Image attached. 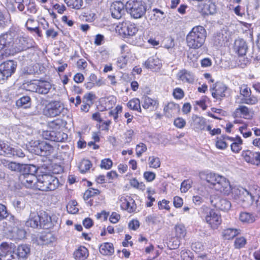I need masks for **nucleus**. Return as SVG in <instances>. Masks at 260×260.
<instances>
[{
  "label": "nucleus",
  "instance_id": "1",
  "mask_svg": "<svg viewBox=\"0 0 260 260\" xmlns=\"http://www.w3.org/2000/svg\"><path fill=\"white\" fill-rule=\"evenodd\" d=\"M236 200L239 203H242L243 206H248L255 201L256 209L260 213V187L257 185H253L249 187V190L243 188L235 189L234 190Z\"/></svg>",
  "mask_w": 260,
  "mask_h": 260
},
{
  "label": "nucleus",
  "instance_id": "2",
  "mask_svg": "<svg viewBox=\"0 0 260 260\" xmlns=\"http://www.w3.org/2000/svg\"><path fill=\"white\" fill-rule=\"evenodd\" d=\"M206 38V29L200 25L195 26L186 37V45L190 49H199L204 45Z\"/></svg>",
  "mask_w": 260,
  "mask_h": 260
},
{
  "label": "nucleus",
  "instance_id": "3",
  "mask_svg": "<svg viewBox=\"0 0 260 260\" xmlns=\"http://www.w3.org/2000/svg\"><path fill=\"white\" fill-rule=\"evenodd\" d=\"M206 180L211 183L217 191L225 195H229L232 191V187L229 181L224 177L214 174H207Z\"/></svg>",
  "mask_w": 260,
  "mask_h": 260
},
{
  "label": "nucleus",
  "instance_id": "4",
  "mask_svg": "<svg viewBox=\"0 0 260 260\" xmlns=\"http://www.w3.org/2000/svg\"><path fill=\"white\" fill-rule=\"evenodd\" d=\"M51 218L45 212L38 213L30 212L27 220L25 222L26 226L34 229L43 228L48 229L52 226Z\"/></svg>",
  "mask_w": 260,
  "mask_h": 260
},
{
  "label": "nucleus",
  "instance_id": "5",
  "mask_svg": "<svg viewBox=\"0 0 260 260\" xmlns=\"http://www.w3.org/2000/svg\"><path fill=\"white\" fill-rule=\"evenodd\" d=\"M58 179L50 174H45L39 176L37 183V189L42 191L55 190L59 186Z\"/></svg>",
  "mask_w": 260,
  "mask_h": 260
},
{
  "label": "nucleus",
  "instance_id": "6",
  "mask_svg": "<svg viewBox=\"0 0 260 260\" xmlns=\"http://www.w3.org/2000/svg\"><path fill=\"white\" fill-rule=\"evenodd\" d=\"M125 10L131 17L139 19L145 14L147 6L141 1L129 0L125 4Z\"/></svg>",
  "mask_w": 260,
  "mask_h": 260
},
{
  "label": "nucleus",
  "instance_id": "7",
  "mask_svg": "<svg viewBox=\"0 0 260 260\" xmlns=\"http://www.w3.org/2000/svg\"><path fill=\"white\" fill-rule=\"evenodd\" d=\"M17 62L10 60L0 64V83L3 84L8 78L11 77L16 71Z\"/></svg>",
  "mask_w": 260,
  "mask_h": 260
},
{
  "label": "nucleus",
  "instance_id": "8",
  "mask_svg": "<svg viewBox=\"0 0 260 260\" xmlns=\"http://www.w3.org/2000/svg\"><path fill=\"white\" fill-rule=\"evenodd\" d=\"M204 220L213 230L217 229L222 222L221 215L213 209H210L206 212Z\"/></svg>",
  "mask_w": 260,
  "mask_h": 260
},
{
  "label": "nucleus",
  "instance_id": "9",
  "mask_svg": "<svg viewBox=\"0 0 260 260\" xmlns=\"http://www.w3.org/2000/svg\"><path fill=\"white\" fill-rule=\"evenodd\" d=\"M46 115L54 117L61 114H64L67 111L62 103L59 101H51L46 106Z\"/></svg>",
  "mask_w": 260,
  "mask_h": 260
},
{
  "label": "nucleus",
  "instance_id": "10",
  "mask_svg": "<svg viewBox=\"0 0 260 260\" xmlns=\"http://www.w3.org/2000/svg\"><path fill=\"white\" fill-rule=\"evenodd\" d=\"M9 220L8 226L11 228V229L9 230V232L11 233L12 238L15 240H22L25 238L26 232L24 229L18 228L15 226L14 217L10 215Z\"/></svg>",
  "mask_w": 260,
  "mask_h": 260
},
{
  "label": "nucleus",
  "instance_id": "11",
  "mask_svg": "<svg viewBox=\"0 0 260 260\" xmlns=\"http://www.w3.org/2000/svg\"><path fill=\"white\" fill-rule=\"evenodd\" d=\"M119 202L122 210L127 211L129 213L135 211L136 205L135 201L128 196H121L119 197Z\"/></svg>",
  "mask_w": 260,
  "mask_h": 260
},
{
  "label": "nucleus",
  "instance_id": "12",
  "mask_svg": "<svg viewBox=\"0 0 260 260\" xmlns=\"http://www.w3.org/2000/svg\"><path fill=\"white\" fill-rule=\"evenodd\" d=\"M242 156L248 163L258 166L260 165V152H254L249 150L243 151Z\"/></svg>",
  "mask_w": 260,
  "mask_h": 260
},
{
  "label": "nucleus",
  "instance_id": "13",
  "mask_svg": "<svg viewBox=\"0 0 260 260\" xmlns=\"http://www.w3.org/2000/svg\"><path fill=\"white\" fill-rule=\"evenodd\" d=\"M125 4L121 1L114 2L110 7V11L113 18L119 19L125 13Z\"/></svg>",
  "mask_w": 260,
  "mask_h": 260
},
{
  "label": "nucleus",
  "instance_id": "14",
  "mask_svg": "<svg viewBox=\"0 0 260 260\" xmlns=\"http://www.w3.org/2000/svg\"><path fill=\"white\" fill-rule=\"evenodd\" d=\"M228 89L227 86L223 83L217 82L210 86V90L212 96L216 99H221L225 96V92Z\"/></svg>",
  "mask_w": 260,
  "mask_h": 260
},
{
  "label": "nucleus",
  "instance_id": "15",
  "mask_svg": "<svg viewBox=\"0 0 260 260\" xmlns=\"http://www.w3.org/2000/svg\"><path fill=\"white\" fill-rule=\"evenodd\" d=\"M119 32V34L123 36H133L135 35L138 31L135 24L130 22H123L120 24Z\"/></svg>",
  "mask_w": 260,
  "mask_h": 260
},
{
  "label": "nucleus",
  "instance_id": "16",
  "mask_svg": "<svg viewBox=\"0 0 260 260\" xmlns=\"http://www.w3.org/2000/svg\"><path fill=\"white\" fill-rule=\"evenodd\" d=\"M38 177L35 175L21 174L19 176V180L21 183L26 188L37 189V183Z\"/></svg>",
  "mask_w": 260,
  "mask_h": 260
},
{
  "label": "nucleus",
  "instance_id": "17",
  "mask_svg": "<svg viewBox=\"0 0 260 260\" xmlns=\"http://www.w3.org/2000/svg\"><path fill=\"white\" fill-rule=\"evenodd\" d=\"M29 41H31V40L26 37H16L13 48L16 52H21L26 50L32 46L31 44H29Z\"/></svg>",
  "mask_w": 260,
  "mask_h": 260
},
{
  "label": "nucleus",
  "instance_id": "18",
  "mask_svg": "<svg viewBox=\"0 0 260 260\" xmlns=\"http://www.w3.org/2000/svg\"><path fill=\"white\" fill-rule=\"evenodd\" d=\"M16 36L15 31L7 32L1 36L0 43L5 47L13 48Z\"/></svg>",
  "mask_w": 260,
  "mask_h": 260
},
{
  "label": "nucleus",
  "instance_id": "19",
  "mask_svg": "<svg viewBox=\"0 0 260 260\" xmlns=\"http://www.w3.org/2000/svg\"><path fill=\"white\" fill-rule=\"evenodd\" d=\"M146 68L157 70L161 67V60L156 56L149 57L144 63Z\"/></svg>",
  "mask_w": 260,
  "mask_h": 260
},
{
  "label": "nucleus",
  "instance_id": "20",
  "mask_svg": "<svg viewBox=\"0 0 260 260\" xmlns=\"http://www.w3.org/2000/svg\"><path fill=\"white\" fill-rule=\"evenodd\" d=\"M180 108L178 104L174 102H170L165 106L164 112L167 117H171L177 114Z\"/></svg>",
  "mask_w": 260,
  "mask_h": 260
},
{
  "label": "nucleus",
  "instance_id": "21",
  "mask_svg": "<svg viewBox=\"0 0 260 260\" xmlns=\"http://www.w3.org/2000/svg\"><path fill=\"white\" fill-rule=\"evenodd\" d=\"M14 252L18 259H24L27 258L30 254V248L27 245H21Z\"/></svg>",
  "mask_w": 260,
  "mask_h": 260
},
{
  "label": "nucleus",
  "instance_id": "22",
  "mask_svg": "<svg viewBox=\"0 0 260 260\" xmlns=\"http://www.w3.org/2000/svg\"><path fill=\"white\" fill-rule=\"evenodd\" d=\"M192 125L194 128L197 131L205 130L206 126V119L197 115H193L192 116Z\"/></svg>",
  "mask_w": 260,
  "mask_h": 260
},
{
  "label": "nucleus",
  "instance_id": "23",
  "mask_svg": "<svg viewBox=\"0 0 260 260\" xmlns=\"http://www.w3.org/2000/svg\"><path fill=\"white\" fill-rule=\"evenodd\" d=\"M235 49L239 55L246 54L248 47L246 42L242 39H238L235 42Z\"/></svg>",
  "mask_w": 260,
  "mask_h": 260
},
{
  "label": "nucleus",
  "instance_id": "24",
  "mask_svg": "<svg viewBox=\"0 0 260 260\" xmlns=\"http://www.w3.org/2000/svg\"><path fill=\"white\" fill-rule=\"evenodd\" d=\"M142 107L145 109H150L153 110L156 109L158 106V102L155 99H153L148 96H145L143 98Z\"/></svg>",
  "mask_w": 260,
  "mask_h": 260
},
{
  "label": "nucleus",
  "instance_id": "25",
  "mask_svg": "<svg viewBox=\"0 0 260 260\" xmlns=\"http://www.w3.org/2000/svg\"><path fill=\"white\" fill-rule=\"evenodd\" d=\"M211 203L217 208L220 210L228 211L231 208V202L226 199H218L217 201L213 203V201H211Z\"/></svg>",
  "mask_w": 260,
  "mask_h": 260
},
{
  "label": "nucleus",
  "instance_id": "26",
  "mask_svg": "<svg viewBox=\"0 0 260 260\" xmlns=\"http://www.w3.org/2000/svg\"><path fill=\"white\" fill-rule=\"evenodd\" d=\"M88 256V249L84 246H80L74 252V256L76 260H85Z\"/></svg>",
  "mask_w": 260,
  "mask_h": 260
},
{
  "label": "nucleus",
  "instance_id": "27",
  "mask_svg": "<svg viewBox=\"0 0 260 260\" xmlns=\"http://www.w3.org/2000/svg\"><path fill=\"white\" fill-rule=\"evenodd\" d=\"M250 110L245 106H239L236 109L234 115L235 117H242L244 118H248L250 116Z\"/></svg>",
  "mask_w": 260,
  "mask_h": 260
},
{
  "label": "nucleus",
  "instance_id": "28",
  "mask_svg": "<svg viewBox=\"0 0 260 260\" xmlns=\"http://www.w3.org/2000/svg\"><path fill=\"white\" fill-rule=\"evenodd\" d=\"M240 230L235 228H228L223 230L222 236L224 239L231 240L240 234Z\"/></svg>",
  "mask_w": 260,
  "mask_h": 260
},
{
  "label": "nucleus",
  "instance_id": "29",
  "mask_svg": "<svg viewBox=\"0 0 260 260\" xmlns=\"http://www.w3.org/2000/svg\"><path fill=\"white\" fill-rule=\"evenodd\" d=\"M51 88L52 85L49 82L46 81H38V93L46 94L49 92Z\"/></svg>",
  "mask_w": 260,
  "mask_h": 260
},
{
  "label": "nucleus",
  "instance_id": "30",
  "mask_svg": "<svg viewBox=\"0 0 260 260\" xmlns=\"http://www.w3.org/2000/svg\"><path fill=\"white\" fill-rule=\"evenodd\" d=\"M177 76L183 82L192 83L194 80L193 75L190 72L185 70L180 71L178 73Z\"/></svg>",
  "mask_w": 260,
  "mask_h": 260
},
{
  "label": "nucleus",
  "instance_id": "31",
  "mask_svg": "<svg viewBox=\"0 0 260 260\" xmlns=\"http://www.w3.org/2000/svg\"><path fill=\"white\" fill-rule=\"evenodd\" d=\"M100 251L103 255H111L114 251L113 244L110 243H105L101 244L100 247Z\"/></svg>",
  "mask_w": 260,
  "mask_h": 260
},
{
  "label": "nucleus",
  "instance_id": "32",
  "mask_svg": "<svg viewBox=\"0 0 260 260\" xmlns=\"http://www.w3.org/2000/svg\"><path fill=\"white\" fill-rule=\"evenodd\" d=\"M164 12L158 9H153L152 13L150 14V20L153 22L156 23L160 21L162 19L165 18Z\"/></svg>",
  "mask_w": 260,
  "mask_h": 260
},
{
  "label": "nucleus",
  "instance_id": "33",
  "mask_svg": "<svg viewBox=\"0 0 260 260\" xmlns=\"http://www.w3.org/2000/svg\"><path fill=\"white\" fill-rule=\"evenodd\" d=\"M27 29L30 32H35L39 36H41V31L34 19H28L25 23Z\"/></svg>",
  "mask_w": 260,
  "mask_h": 260
},
{
  "label": "nucleus",
  "instance_id": "34",
  "mask_svg": "<svg viewBox=\"0 0 260 260\" xmlns=\"http://www.w3.org/2000/svg\"><path fill=\"white\" fill-rule=\"evenodd\" d=\"M16 105L18 107L24 109L29 108L31 105L30 98L28 96H23L16 101Z\"/></svg>",
  "mask_w": 260,
  "mask_h": 260
},
{
  "label": "nucleus",
  "instance_id": "35",
  "mask_svg": "<svg viewBox=\"0 0 260 260\" xmlns=\"http://www.w3.org/2000/svg\"><path fill=\"white\" fill-rule=\"evenodd\" d=\"M40 143L41 142L39 141H31L30 142V147L29 148L30 152L36 155H42V153Z\"/></svg>",
  "mask_w": 260,
  "mask_h": 260
},
{
  "label": "nucleus",
  "instance_id": "36",
  "mask_svg": "<svg viewBox=\"0 0 260 260\" xmlns=\"http://www.w3.org/2000/svg\"><path fill=\"white\" fill-rule=\"evenodd\" d=\"M40 146L42 151L41 155H48L52 153L53 151V147L45 141H41Z\"/></svg>",
  "mask_w": 260,
  "mask_h": 260
},
{
  "label": "nucleus",
  "instance_id": "37",
  "mask_svg": "<svg viewBox=\"0 0 260 260\" xmlns=\"http://www.w3.org/2000/svg\"><path fill=\"white\" fill-rule=\"evenodd\" d=\"M175 235L178 239H183L186 234V230L184 225L179 224L175 226Z\"/></svg>",
  "mask_w": 260,
  "mask_h": 260
},
{
  "label": "nucleus",
  "instance_id": "38",
  "mask_svg": "<svg viewBox=\"0 0 260 260\" xmlns=\"http://www.w3.org/2000/svg\"><path fill=\"white\" fill-rule=\"evenodd\" d=\"M4 166L12 171L20 172L22 169L23 165L13 161H6Z\"/></svg>",
  "mask_w": 260,
  "mask_h": 260
},
{
  "label": "nucleus",
  "instance_id": "39",
  "mask_svg": "<svg viewBox=\"0 0 260 260\" xmlns=\"http://www.w3.org/2000/svg\"><path fill=\"white\" fill-rule=\"evenodd\" d=\"M239 219L243 222L252 223L255 220L253 214L248 212H242L239 215Z\"/></svg>",
  "mask_w": 260,
  "mask_h": 260
},
{
  "label": "nucleus",
  "instance_id": "40",
  "mask_svg": "<svg viewBox=\"0 0 260 260\" xmlns=\"http://www.w3.org/2000/svg\"><path fill=\"white\" fill-rule=\"evenodd\" d=\"M160 160L159 158L155 156H150L148 157L149 167L152 169H157L160 166Z\"/></svg>",
  "mask_w": 260,
  "mask_h": 260
},
{
  "label": "nucleus",
  "instance_id": "41",
  "mask_svg": "<svg viewBox=\"0 0 260 260\" xmlns=\"http://www.w3.org/2000/svg\"><path fill=\"white\" fill-rule=\"evenodd\" d=\"M127 106L133 110L141 112L140 102L138 99L135 98L130 100L127 104Z\"/></svg>",
  "mask_w": 260,
  "mask_h": 260
},
{
  "label": "nucleus",
  "instance_id": "42",
  "mask_svg": "<svg viewBox=\"0 0 260 260\" xmlns=\"http://www.w3.org/2000/svg\"><path fill=\"white\" fill-rule=\"evenodd\" d=\"M242 140L240 137H237L235 141L231 144V150L235 153H238L242 149Z\"/></svg>",
  "mask_w": 260,
  "mask_h": 260
},
{
  "label": "nucleus",
  "instance_id": "43",
  "mask_svg": "<svg viewBox=\"0 0 260 260\" xmlns=\"http://www.w3.org/2000/svg\"><path fill=\"white\" fill-rule=\"evenodd\" d=\"M68 7L75 9H80L82 6V0H64Z\"/></svg>",
  "mask_w": 260,
  "mask_h": 260
},
{
  "label": "nucleus",
  "instance_id": "44",
  "mask_svg": "<svg viewBox=\"0 0 260 260\" xmlns=\"http://www.w3.org/2000/svg\"><path fill=\"white\" fill-rule=\"evenodd\" d=\"M100 190L93 188H89L84 193L83 198L84 200H88L90 198L99 194Z\"/></svg>",
  "mask_w": 260,
  "mask_h": 260
},
{
  "label": "nucleus",
  "instance_id": "45",
  "mask_svg": "<svg viewBox=\"0 0 260 260\" xmlns=\"http://www.w3.org/2000/svg\"><path fill=\"white\" fill-rule=\"evenodd\" d=\"M91 166L92 164L89 160L84 159L81 162L79 169L82 173H85L90 169Z\"/></svg>",
  "mask_w": 260,
  "mask_h": 260
},
{
  "label": "nucleus",
  "instance_id": "46",
  "mask_svg": "<svg viewBox=\"0 0 260 260\" xmlns=\"http://www.w3.org/2000/svg\"><path fill=\"white\" fill-rule=\"evenodd\" d=\"M10 146L0 140V155L7 156L11 153Z\"/></svg>",
  "mask_w": 260,
  "mask_h": 260
},
{
  "label": "nucleus",
  "instance_id": "47",
  "mask_svg": "<svg viewBox=\"0 0 260 260\" xmlns=\"http://www.w3.org/2000/svg\"><path fill=\"white\" fill-rule=\"evenodd\" d=\"M10 149L11 153L9 155H7V156H17L19 157H24L25 156V154L22 150L19 148H14L10 146Z\"/></svg>",
  "mask_w": 260,
  "mask_h": 260
},
{
  "label": "nucleus",
  "instance_id": "48",
  "mask_svg": "<svg viewBox=\"0 0 260 260\" xmlns=\"http://www.w3.org/2000/svg\"><path fill=\"white\" fill-rule=\"evenodd\" d=\"M22 169H24L25 172L23 174L35 175L37 171L36 167L32 165H23Z\"/></svg>",
  "mask_w": 260,
  "mask_h": 260
},
{
  "label": "nucleus",
  "instance_id": "49",
  "mask_svg": "<svg viewBox=\"0 0 260 260\" xmlns=\"http://www.w3.org/2000/svg\"><path fill=\"white\" fill-rule=\"evenodd\" d=\"M127 63V56L125 55H121L118 57L116 63L117 66L120 69L124 68Z\"/></svg>",
  "mask_w": 260,
  "mask_h": 260
},
{
  "label": "nucleus",
  "instance_id": "50",
  "mask_svg": "<svg viewBox=\"0 0 260 260\" xmlns=\"http://www.w3.org/2000/svg\"><path fill=\"white\" fill-rule=\"evenodd\" d=\"M77 202L75 201H72L69 203L67 206V211L69 213L71 214H76L77 213L79 210L77 207Z\"/></svg>",
  "mask_w": 260,
  "mask_h": 260
},
{
  "label": "nucleus",
  "instance_id": "51",
  "mask_svg": "<svg viewBox=\"0 0 260 260\" xmlns=\"http://www.w3.org/2000/svg\"><path fill=\"white\" fill-rule=\"evenodd\" d=\"M147 150V148L146 145L143 143H140L139 144L137 145L136 147V155L138 157H140L142 154L146 152Z\"/></svg>",
  "mask_w": 260,
  "mask_h": 260
},
{
  "label": "nucleus",
  "instance_id": "52",
  "mask_svg": "<svg viewBox=\"0 0 260 260\" xmlns=\"http://www.w3.org/2000/svg\"><path fill=\"white\" fill-rule=\"evenodd\" d=\"M53 141L54 142H63L68 138V135L61 132H55V135Z\"/></svg>",
  "mask_w": 260,
  "mask_h": 260
},
{
  "label": "nucleus",
  "instance_id": "53",
  "mask_svg": "<svg viewBox=\"0 0 260 260\" xmlns=\"http://www.w3.org/2000/svg\"><path fill=\"white\" fill-rule=\"evenodd\" d=\"M246 240L243 237H239L236 239L234 242V246L236 248L240 249L244 247L246 244Z\"/></svg>",
  "mask_w": 260,
  "mask_h": 260
},
{
  "label": "nucleus",
  "instance_id": "54",
  "mask_svg": "<svg viewBox=\"0 0 260 260\" xmlns=\"http://www.w3.org/2000/svg\"><path fill=\"white\" fill-rule=\"evenodd\" d=\"M55 132L54 131H44L42 133V136L43 138L46 140H50L51 141H53L54 138H55Z\"/></svg>",
  "mask_w": 260,
  "mask_h": 260
},
{
  "label": "nucleus",
  "instance_id": "55",
  "mask_svg": "<svg viewBox=\"0 0 260 260\" xmlns=\"http://www.w3.org/2000/svg\"><path fill=\"white\" fill-rule=\"evenodd\" d=\"M240 94L245 98L249 97L251 95V90L247 85H242L240 87Z\"/></svg>",
  "mask_w": 260,
  "mask_h": 260
},
{
  "label": "nucleus",
  "instance_id": "56",
  "mask_svg": "<svg viewBox=\"0 0 260 260\" xmlns=\"http://www.w3.org/2000/svg\"><path fill=\"white\" fill-rule=\"evenodd\" d=\"M173 94L174 98L177 100H180L184 96V91L180 88H176L174 89Z\"/></svg>",
  "mask_w": 260,
  "mask_h": 260
},
{
  "label": "nucleus",
  "instance_id": "57",
  "mask_svg": "<svg viewBox=\"0 0 260 260\" xmlns=\"http://www.w3.org/2000/svg\"><path fill=\"white\" fill-rule=\"evenodd\" d=\"M143 177L148 182H152L155 179L156 175L153 172L146 171L144 173Z\"/></svg>",
  "mask_w": 260,
  "mask_h": 260
},
{
  "label": "nucleus",
  "instance_id": "58",
  "mask_svg": "<svg viewBox=\"0 0 260 260\" xmlns=\"http://www.w3.org/2000/svg\"><path fill=\"white\" fill-rule=\"evenodd\" d=\"M112 165L113 162L112 160L109 158H107L102 160L101 167L102 168L109 170L112 167Z\"/></svg>",
  "mask_w": 260,
  "mask_h": 260
},
{
  "label": "nucleus",
  "instance_id": "59",
  "mask_svg": "<svg viewBox=\"0 0 260 260\" xmlns=\"http://www.w3.org/2000/svg\"><path fill=\"white\" fill-rule=\"evenodd\" d=\"M191 182L188 180H184L181 184L180 190L182 192H186L191 187Z\"/></svg>",
  "mask_w": 260,
  "mask_h": 260
},
{
  "label": "nucleus",
  "instance_id": "60",
  "mask_svg": "<svg viewBox=\"0 0 260 260\" xmlns=\"http://www.w3.org/2000/svg\"><path fill=\"white\" fill-rule=\"evenodd\" d=\"M257 99L254 96L248 98H245L241 100V103H244L248 105H254L257 103Z\"/></svg>",
  "mask_w": 260,
  "mask_h": 260
},
{
  "label": "nucleus",
  "instance_id": "61",
  "mask_svg": "<svg viewBox=\"0 0 260 260\" xmlns=\"http://www.w3.org/2000/svg\"><path fill=\"white\" fill-rule=\"evenodd\" d=\"M174 125L179 128H183L186 124V121L182 118H177L174 120Z\"/></svg>",
  "mask_w": 260,
  "mask_h": 260
},
{
  "label": "nucleus",
  "instance_id": "62",
  "mask_svg": "<svg viewBox=\"0 0 260 260\" xmlns=\"http://www.w3.org/2000/svg\"><path fill=\"white\" fill-rule=\"evenodd\" d=\"M9 217L6 206L0 204V220Z\"/></svg>",
  "mask_w": 260,
  "mask_h": 260
},
{
  "label": "nucleus",
  "instance_id": "63",
  "mask_svg": "<svg viewBox=\"0 0 260 260\" xmlns=\"http://www.w3.org/2000/svg\"><path fill=\"white\" fill-rule=\"evenodd\" d=\"M26 87L27 90L38 93V81L37 82H31L27 84Z\"/></svg>",
  "mask_w": 260,
  "mask_h": 260
},
{
  "label": "nucleus",
  "instance_id": "64",
  "mask_svg": "<svg viewBox=\"0 0 260 260\" xmlns=\"http://www.w3.org/2000/svg\"><path fill=\"white\" fill-rule=\"evenodd\" d=\"M46 35L47 38L55 39L58 36V33L57 31H55L54 28H50L46 30Z\"/></svg>",
  "mask_w": 260,
  "mask_h": 260
}]
</instances>
